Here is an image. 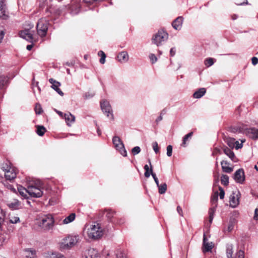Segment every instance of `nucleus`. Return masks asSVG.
Instances as JSON below:
<instances>
[{"label":"nucleus","mask_w":258,"mask_h":258,"mask_svg":"<svg viewBox=\"0 0 258 258\" xmlns=\"http://www.w3.org/2000/svg\"><path fill=\"white\" fill-rule=\"evenodd\" d=\"M85 258H100V257L97 250L94 248H89L86 252Z\"/></svg>","instance_id":"obj_16"},{"label":"nucleus","mask_w":258,"mask_h":258,"mask_svg":"<svg viewBox=\"0 0 258 258\" xmlns=\"http://www.w3.org/2000/svg\"><path fill=\"white\" fill-rule=\"evenodd\" d=\"M159 189V193L160 194H163L165 193L167 190V185L165 183L157 185Z\"/></svg>","instance_id":"obj_34"},{"label":"nucleus","mask_w":258,"mask_h":258,"mask_svg":"<svg viewBox=\"0 0 258 258\" xmlns=\"http://www.w3.org/2000/svg\"><path fill=\"white\" fill-rule=\"evenodd\" d=\"M100 106L102 110L106 114L107 116L110 119H113V115L112 113V110L109 102L106 100H102L100 102Z\"/></svg>","instance_id":"obj_8"},{"label":"nucleus","mask_w":258,"mask_h":258,"mask_svg":"<svg viewBox=\"0 0 258 258\" xmlns=\"http://www.w3.org/2000/svg\"><path fill=\"white\" fill-rule=\"evenodd\" d=\"M235 258H244V252L243 250H239L236 254Z\"/></svg>","instance_id":"obj_47"},{"label":"nucleus","mask_w":258,"mask_h":258,"mask_svg":"<svg viewBox=\"0 0 258 258\" xmlns=\"http://www.w3.org/2000/svg\"><path fill=\"white\" fill-rule=\"evenodd\" d=\"M170 54L171 56H173L175 54V48H172L170 51Z\"/></svg>","instance_id":"obj_60"},{"label":"nucleus","mask_w":258,"mask_h":258,"mask_svg":"<svg viewBox=\"0 0 258 258\" xmlns=\"http://www.w3.org/2000/svg\"><path fill=\"white\" fill-rule=\"evenodd\" d=\"M76 217V214L75 213H71L70 215L67 217L62 221L63 224H67L73 222Z\"/></svg>","instance_id":"obj_29"},{"label":"nucleus","mask_w":258,"mask_h":258,"mask_svg":"<svg viewBox=\"0 0 258 258\" xmlns=\"http://www.w3.org/2000/svg\"><path fill=\"white\" fill-rule=\"evenodd\" d=\"M235 147L236 149H239L242 147V143H239L238 141H235Z\"/></svg>","instance_id":"obj_53"},{"label":"nucleus","mask_w":258,"mask_h":258,"mask_svg":"<svg viewBox=\"0 0 258 258\" xmlns=\"http://www.w3.org/2000/svg\"><path fill=\"white\" fill-rule=\"evenodd\" d=\"M150 171H151V175L152 176L153 178H154V180L156 184H157V185H159V182L158 179L156 177V174L153 172L152 167L151 165V168H150Z\"/></svg>","instance_id":"obj_44"},{"label":"nucleus","mask_w":258,"mask_h":258,"mask_svg":"<svg viewBox=\"0 0 258 258\" xmlns=\"http://www.w3.org/2000/svg\"><path fill=\"white\" fill-rule=\"evenodd\" d=\"M144 169L145 170V176L146 178H148L150 177V175L151 174V171H150V168H149V167L148 165H145L144 166Z\"/></svg>","instance_id":"obj_43"},{"label":"nucleus","mask_w":258,"mask_h":258,"mask_svg":"<svg viewBox=\"0 0 258 258\" xmlns=\"http://www.w3.org/2000/svg\"><path fill=\"white\" fill-rule=\"evenodd\" d=\"M45 131L46 129L43 126L38 125L37 127L36 133L39 136H43Z\"/></svg>","instance_id":"obj_35"},{"label":"nucleus","mask_w":258,"mask_h":258,"mask_svg":"<svg viewBox=\"0 0 258 258\" xmlns=\"http://www.w3.org/2000/svg\"><path fill=\"white\" fill-rule=\"evenodd\" d=\"M86 233L89 239H97L103 235V230L98 223H93L86 225Z\"/></svg>","instance_id":"obj_1"},{"label":"nucleus","mask_w":258,"mask_h":258,"mask_svg":"<svg viewBox=\"0 0 258 258\" xmlns=\"http://www.w3.org/2000/svg\"><path fill=\"white\" fill-rule=\"evenodd\" d=\"M247 135L252 139H258V129L254 127L250 128L246 131Z\"/></svg>","instance_id":"obj_17"},{"label":"nucleus","mask_w":258,"mask_h":258,"mask_svg":"<svg viewBox=\"0 0 258 258\" xmlns=\"http://www.w3.org/2000/svg\"><path fill=\"white\" fill-rule=\"evenodd\" d=\"M177 211L180 216H183L182 209L179 206L177 207Z\"/></svg>","instance_id":"obj_55"},{"label":"nucleus","mask_w":258,"mask_h":258,"mask_svg":"<svg viewBox=\"0 0 258 258\" xmlns=\"http://www.w3.org/2000/svg\"><path fill=\"white\" fill-rule=\"evenodd\" d=\"M218 200V192H215L214 195L211 197V203L213 207L212 208H215V210H216V208L217 207V203Z\"/></svg>","instance_id":"obj_30"},{"label":"nucleus","mask_w":258,"mask_h":258,"mask_svg":"<svg viewBox=\"0 0 258 258\" xmlns=\"http://www.w3.org/2000/svg\"><path fill=\"white\" fill-rule=\"evenodd\" d=\"M8 14L5 1L0 0V18L2 19L6 20L9 17Z\"/></svg>","instance_id":"obj_13"},{"label":"nucleus","mask_w":258,"mask_h":258,"mask_svg":"<svg viewBox=\"0 0 258 258\" xmlns=\"http://www.w3.org/2000/svg\"><path fill=\"white\" fill-rule=\"evenodd\" d=\"M112 142L116 149L118 150L122 156H126V151L120 138L117 136L114 137L112 139Z\"/></svg>","instance_id":"obj_9"},{"label":"nucleus","mask_w":258,"mask_h":258,"mask_svg":"<svg viewBox=\"0 0 258 258\" xmlns=\"http://www.w3.org/2000/svg\"><path fill=\"white\" fill-rule=\"evenodd\" d=\"M80 241L78 234H70L62 239L59 242L60 248L63 249H69L75 246Z\"/></svg>","instance_id":"obj_2"},{"label":"nucleus","mask_w":258,"mask_h":258,"mask_svg":"<svg viewBox=\"0 0 258 258\" xmlns=\"http://www.w3.org/2000/svg\"><path fill=\"white\" fill-rule=\"evenodd\" d=\"M149 58L150 60L152 61V63H155L157 61V57L155 56V55L153 53H151L149 55Z\"/></svg>","instance_id":"obj_48"},{"label":"nucleus","mask_w":258,"mask_h":258,"mask_svg":"<svg viewBox=\"0 0 258 258\" xmlns=\"http://www.w3.org/2000/svg\"><path fill=\"white\" fill-rule=\"evenodd\" d=\"M98 54L101 56V58L100 59V62L101 64H104L105 63L106 58V55L105 53L103 51L100 50L98 52Z\"/></svg>","instance_id":"obj_39"},{"label":"nucleus","mask_w":258,"mask_h":258,"mask_svg":"<svg viewBox=\"0 0 258 258\" xmlns=\"http://www.w3.org/2000/svg\"><path fill=\"white\" fill-rule=\"evenodd\" d=\"M192 132H190L189 133L186 135L183 138L181 146L183 147H186L187 145V142L189 141V139H191V137L192 136Z\"/></svg>","instance_id":"obj_27"},{"label":"nucleus","mask_w":258,"mask_h":258,"mask_svg":"<svg viewBox=\"0 0 258 258\" xmlns=\"http://www.w3.org/2000/svg\"><path fill=\"white\" fill-rule=\"evenodd\" d=\"M9 239V236L6 233H0V245L6 243Z\"/></svg>","instance_id":"obj_28"},{"label":"nucleus","mask_w":258,"mask_h":258,"mask_svg":"<svg viewBox=\"0 0 258 258\" xmlns=\"http://www.w3.org/2000/svg\"><path fill=\"white\" fill-rule=\"evenodd\" d=\"M183 22V18L182 17H178L172 23L173 27L175 30H180Z\"/></svg>","instance_id":"obj_18"},{"label":"nucleus","mask_w":258,"mask_h":258,"mask_svg":"<svg viewBox=\"0 0 258 258\" xmlns=\"http://www.w3.org/2000/svg\"><path fill=\"white\" fill-rule=\"evenodd\" d=\"M7 186L8 189H10L13 191L15 190V188L13 187V186L12 185L8 184V185H7Z\"/></svg>","instance_id":"obj_61"},{"label":"nucleus","mask_w":258,"mask_h":258,"mask_svg":"<svg viewBox=\"0 0 258 258\" xmlns=\"http://www.w3.org/2000/svg\"><path fill=\"white\" fill-rule=\"evenodd\" d=\"M9 221L11 223L16 224L20 222V218L18 216H10L9 217Z\"/></svg>","instance_id":"obj_38"},{"label":"nucleus","mask_w":258,"mask_h":258,"mask_svg":"<svg viewBox=\"0 0 258 258\" xmlns=\"http://www.w3.org/2000/svg\"><path fill=\"white\" fill-rule=\"evenodd\" d=\"M5 217V213L0 208V228L4 230V226L6 225V223H7L5 221L4 218Z\"/></svg>","instance_id":"obj_26"},{"label":"nucleus","mask_w":258,"mask_h":258,"mask_svg":"<svg viewBox=\"0 0 258 258\" xmlns=\"http://www.w3.org/2000/svg\"><path fill=\"white\" fill-rule=\"evenodd\" d=\"M214 63V59L212 58H208L205 59V64L207 67L212 66Z\"/></svg>","instance_id":"obj_42"},{"label":"nucleus","mask_w":258,"mask_h":258,"mask_svg":"<svg viewBox=\"0 0 258 258\" xmlns=\"http://www.w3.org/2000/svg\"><path fill=\"white\" fill-rule=\"evenodd\" d=\"M172 153V146L171 145H168L167 147V155L168 157H170Z\"/></svg>","instance_id":"obj_50"},{"label":"nucleus","mask_w":258,"mask_h":258,"mask_svg":"<svg viewBox=\"0 0 258 258\" xmlns=\"http://www.w3.org/2000/svg\"><path fill=\"white\" fill-rule=\"evenodd\" d=\"M49 82L52 85H53L54 83H55L57 81L53 80V79H50L49 80Z\"/></svg>","instance_id":"obj_63"},{"label":"nucleus","mask_w":258,"mask_h":258,"mask_svg":"<svg viewBox=\"0 0 258 258\" xmlns=\"http://www.w3.org/2000/svg\"><path fill=\"white\" fill-rule=\"evenodd\" d=\"M229 163L225 160H223L221 162V165L222 166V169L223 172L230 173L233 171V168L229 166Z\"/></svg>","instance_id":"obj_19"},{"label":"nucleus","mask_w":258,"mask_h":258,"mask_svg":"<svg viewBox=\"0 0 258 258\" xmlns=\"http://www.w3.org/2000/svg\"><path fill=\"white\" fill-rule=\"evenodd\" d=\"M114 213L112 210H108L106 211V216L110 220H111L112 218L113 217Z\"/></svg>","instance_id":"obj_46"},{"label":"nucleus","mask_w":258,"mask_h":258,"mask_svg":"<svg viewBox=\"0 0 258 258\" xmlns=\"http://www.w3.org/2000/svg\"><path fill=\"white\" fill-rule=\"evenodd\" d=\"M25 258H36V251L31 248H27L24 250Z\"/></svg>","instance_id":"obj_20"},{"label":"nucleus","mask_w":258,"mask_h":258,"mask_svg":"<svg viewBox=\"0 0 258 258\" xmlns=\"http://www.w3.org/2000/svg\"><path fill=\"white\" fill-rule=\"evenodd\" d=\"M253 218L255 220H258V209L255 210Z\"/></svg>","instance_id":"obj_58"},{"label":"nucleus","mask_w":258,"mask_h":258,"mask_svg":"<svg viewBox=\"0 0 258 258\" xmlns=\"http://www.w3.org/2000/svg\"><path fill=\"white\" fill-rule=\"evenodd\" d=\"M7 82V78L4 76H0V89L2 88Z\"/></svg>","instance_id":"obj_40"},{"label":"nucleus","mask_w":258,"mask_h":258,"mask_svg":"<svg viewBox=\"0 0 258 258\" xmlns=\"http://www.w3.org/2000/svg\"><path fill=\"white\" fill-rule=\"evenodd\" d=\"M33 47V45L31 44V45H28L27 46V49L28 50H31V49Z\"/></svg>","instance_id":"obj_64"},{"label":"nucleus","mask_w":258,"mask_h":258,"mask_svg":"<svg viewBox=\"0 0 258 258\" xmlns=\"http://www.w3.org/2000/svg\"><path fill=\"white\" fill-rule=\"evenodd\" d=\"M35 110L36 112V113L37 114H40L42 112V109L41 108V106L40 104H36L35 107Z\"/></svg>","instance_id":"obj_45"},{"label":"nucleus","mask_w":258,"mask_h":258,"mask_svg":"<svg viewBox=\"0 0 258 258\" xmlns=\"http://www.w3.org/2000/svg\"><path fill=\"white\" fill-rule=\"evenodd\" d=\"M47 258H65L64 255L60 253L55 252L49 254Z\"/></svg>","instance_id":"obj_37"},{"label":"nucleus","mask_w":258,"mask_h":258,"mask_svg":"<svg viewBox=\"0 0 258 258\" xmlns=\"http://www.w3.org/2000/svg\"><path fill=\"white\" fill-rule=\"evenodd\" d=\"M6 204L11 210H18L22 209L24 206L22 202L17 199H13L11 200L8 201Z\"/></svg>","instance_id":"obj_10"},{"label":"nucleus","mask_w":258,"mask_h":258,"mask_svg":"<svg viewBox=\"0 0 258 258\" xmlns=\"http://www.w3.org/2000/svg\"><path fill=\"white\" fill-rule=\"evenodd\" d=\"M117 58L120 62H126L129 58L128 53L126 51H122L118 54Z\"/></svg>","instance_id":"obj_21"},{"label":"nucleus","mask_w":258,"mask_h":258,"mask_svg":"<svg viewBox=\"0 0 258 258\" xmlns=\"http://www.w3.org/2000/svg\"><path fill=\"white\" fill-rule=\"evenodd\" d=\"M221 183L224 185H227L229 183V177L227 175H222L221 177Z\"/></svg>","instance_id":"obj_36"},{"label":"nucleus","mask_w":258,"mask_h":258,"mask_svg":"<svg viewBox=\"0 0 258 258\" xmlns=\"http://www.w3.org/2000/svg\"><path fill=\"white\" fill-rule=\"evenodd\" d=\"M225 141L230 148L232 149L235 147L236 141L235 139L230 137H227L225 139Z\"/></svg>","instance_id":"obj_31"},{"label":"nucleus","mask_w":258,"mask_h":258,"mask_svg":"<svg viewBox=\"0 0 258 258\" xmlns=\"http://www.w3.org/2000/svg\"><path fill=\"white\" fill-rule=\"evenodd\" d=\"M206 92V89L204 88H201L194 93L193 96L195 98L199 99L203 96L205 94Z\"/></svg>","instance_id":"obj_25"},{"label":"nucleus","mask_w":258,"mask_h":258,"mask_svg":"<svg viewBox=\"0 0 258 258\" xmlns=\"http://www.w3.org/2000/svg\"><path fill=\"white\" fill-rule=\"evenodd\" d=\"M219 190L220 191L219 197L220 199H223L224 198L225 192L224 189L220 186L219 187Z\"/></svg>","instance_id":"obj_52"},{"label":"nucleus","mask_w":258,"mask_h":258,"mask_svg":"<svg viewBox=\"0 0 258 258\" xmlns=\"http://www.w3.org/2000/svg\"><path fill=\"white\" fill-rule=\"evenodd\" d=\"M64 117L66 122L68 125H71V124L75 121V117L71 113L68 112L64 114Z\"/></svg>","instance_id":"obj_23"},{"label":"nucleus","mask_w":258,"mask_h":258,"mask_svg":"<svg viewBox=\"0 0 258 258\" xmlns=\"http://www.w3.org/2000/svg\"><path fill=\"white\" fill-rule=\"evenodd\" d=\"M41 183L39 182V184L33 185H31L28 186V195L34 198H39L43 195V191L41 189Z\"/></svg>","instance_id":"obj_6"},{"label":"nucleus","mask_w":258,"mask_h":258,"mask_svg":"<svg viewBox=\"0 0 258 258\" xmlns=\"http://www.w3.org/2000/svg\"><path fill=\"white\" fill-rule=\"evenodd\" d=\"M60 86V83L59 82H56L55 83H54L53 85H52L51 87L60 96H63V93L59 88Z\"/></svg>","instance_id":"obj_32"},{"label":"nucleus","mask_w":258,"mask_h":258,"mask_svg":"<svg viewBox=\"0 0 258 258\" xmlns=\"http://www.w3.org/2000/svg\"><path fill=\"white\" fill-rule=\"evenodd\" d=\"M20 36L29 42H32L34 39L33 34L30 29H25L20 31Z\"/></svg>","instance_id":"obj_14"},{"label":"nucleus","mask_w":258,"mask_h":258,"mask_svg":"<svg viewBox=\"0 0 258 258\" xmlns=\"http://www.w3.org/2000/svg\"><path fill=\"white\" fill-rule=\"evenodd\" d=\"M162 119H163L162 113H161L160 116L159 117H158V118L156 119V122L157 123H158L159 121L162 120Z\"/></svg>","instance_id":"obj_59"},{"label":"nucleus","mask_w":258,"mask_h":258,"mask_svg":"<svg viewBox=\"0 0 258 258\" xmlns=\"http://www.w3.org/2000/svg\"><path fill=\"white\" fill-rule=\"evenodd\" d=\"M33 86L35 85V83L34 82L33 83ZM35 86H36V87H37L38 90L40 92V88L38 86V82H36Z\"/></svg>","instance_id":"obj_62"},{"label":"nucleus","mask_w":258,"mask_h":258,"mask_svg":"<svg viewBox=\"0 0 258 258\" xmlns=\"http://www.w3.org/2000/svg\"><path fill=\"white\" fill-rule=\"evenodd\" d=\"M168 38V33L164 30H161L153 36L152 42L158 46L161 45L163 42L166 41Z\"/></svg>","instance_id":"obj_4"},{"label":"nucleus","mask_w":258,"mask_h":258,"mask_svg":"<svg viewBox=\"0 0 258 258\" xmlns=\"http://www.w3.org/2000/svg\"><path fill=\"white\" fill-rule=\"evenodd\" d=\"M54 222L52 216L48 214L41 217L38 222V225L44 230H49L53 228Z\"/></svg>","instance_id":"obj_3"},{"label":"nucleus","mask_w":258,"mask_h":258,"mask_svg":"<svg viewBox=\"0 0 258 258\" xmlns=\"http://www.w3.org/2000/svg\"><path fill=\"white\" fill-rule=\"evenodd\" d=\"M2 169L4 172L5 177L7 180L12 181L16 178L17 172L15 168L6 163L3 164Z\"/></svg>","instance_id":"obj_5"},{"label":"nucleus","mask_w":258,"mask_h":258,"mask_svg":"<svg viewBox=\"0 0 258 258\" xmlns=\"http://www.w3.org/2000/svg\"><path fill=\"white\" fill-rule=\"evenodd\" d=\"M18 190L20 195L24 199H28V187H27V188H26L22 186H19L18 187Z\"/></svg>","instance_id":"obj_24"},{"label":"nucleus","mask_w":258,"mask_h":258,"mask_svg":"<svg viewBox=\"0 0 258 258\" xmlns=\"http://www.w3.org/2000/svg\"><path fill=\"white\" fill-rule=\"evenodd\" d=\"M152 147H153V149L154 151V152L157 154L159 152V147H158V143L157 142H155L154 143H153L152 144Z\"/></svg>","instance_id":"obj_49"},{"label":"nucleus","mask_w":258,"mask_h":258,"mask_svg":"<svg viewBox=\"0 0 258 258\" xmlns=\"http://www.w3.org/2000/svg\"><path fill=\"white\" fill-rule=\"evenodd\" d=\"M221 152V151L218 148H215L214 149V151L213 152V155H216L217 154H218V153H220Z\"/></svg>","instance_id":"obj_57"},{"label":"nucleus","mask_w":258,"mask_h":258,"mask_svg":"<svg viewBox=\"0 0 258 258\" xmlns=\"http://www.w3.org/2000/svg\"><path fill=\"white\" fill-rule=\"evenodd\" d=\"M214 247V243L212 242H208L205 234L204 235L203 243V252L206 253L211 251Z\"/></svg>","instance_id":"obj_15"},{"label":"nucleus","mask_w":258,"mask_h":258,"mask_svg":"<svg viewBox=\"0 0 258 258\" xmlns=\"http://www.w3.org/2000/svg\"><path fill=\"white\" fill-rule=\"evenodd\" d=\"M224 153L233 162L236 161V158L233 152L227 147H225L223 149Z\"/></svg>","instance_id":"obj_22"},{"label":"nucleus","mask_w":258,"mask_h":258,"mask_svg":"<svg viewBox=\"0 0 258 258\" xmlns=\"http://www.w3.org/2000/svg\"><path fill=\"white\" fill-rule=\"evenodd\" d=\"M240 197V194L238 190H236L235 192H232L229 199V204L230 207L234 208L238 206V205L239 204Z\"/></svg>","instance_id":"obj_11"},{"label":"nucleus","mask_w":258,"mask_h":258,"mask_svg":"<svg viewBox=\"0 0 258 258\" xmlns=\"http://www.w3.org/2000/svg\"><path fill=\"white\" fill-rule=\"evenodd\" d=\"M233 246L232 245H228L226 248V255L227 258H233Z\"/></svg>","instance_id":"obj_33"},{"label":"nucleus","mask_w":258,"mask_h":258,"mask_svg":"<svg viewBox=\"0 0 258 258\" xmlns=\"http://www.w3.org/2000/svg\"><path fill=\"white\" fill-rule=\"evenodd\" d=\"M48 23L45 19H40L37 24V34L41 37H44L47 32Z\"/></svg>","instance_id":"obj_7"},{"label":"nucleus","mask_w":258,"mask_h":258,"mask_svg":"<svg viewBox=\"0 0 258 258\" xmlns=\"http://www.w3.org/2000/svg\"><path fill=\"white\" fill-rule=\"evenodd\" d=\"M5 33L3 31L0 30V44L2 42V40L4 38Z\"/></svg>","instance_id":"obj_56"},{"label":"nucleus","mask_w":258,"mask_h":258,"mask_svg":"<svg viewBox=\"0 0 258 258\" xmlns=\"http://www.w3.org/2000/svg\"><path fill=\"white\" fill-rule=\"evenodd\" d=\"M251 62L254 66L257 64L258 63V58L256 57H252Z\"/></svg>","instance_id":"obj_54"},{"label":"nucleus","mask_w":258,"mask_h":258,"mask_svg":"<svg viewBox=\"0 0 258 258\" xmlns=\"http://www.w3.org/2000/svg\"><path fill=\"white\" fill-rule=\"evenodd\" d=\"M233 178L237 183L242 184L245 180V175L243 169L240 168L236 170L234 174Z\"/></svg>","instance_id":"obj_12"},{"label":"nucleus","mask_w":258,"mask_h":258,"mask_svg":"<svg viewBox=\"0 0 258 258\" xmlns=\"http://www.w3.org/2000/svg\"><path fill=\"white\" fill-rule=\"evenodd\" d=\"M132 151L134 155H136L140 152L141 149L139 147L136 146L132 149Z\"/></svg>","instance_id":"obj_51"},{"label":"nucleus","mask_w":258,"mask_h":258,"mask_svg":"<svg viewBox=\"0 0 258 258\" xmlns=\"http://www.w3.org/2000/svg\"><path fill=\"white\" fill-rule=\"evenodd\" d=\"M215 208H211L209 211V222L210 223L212 222L213 218H214V214L215 213Z\"/></svg>","instance_id":"obj_41"}]
</instances>
